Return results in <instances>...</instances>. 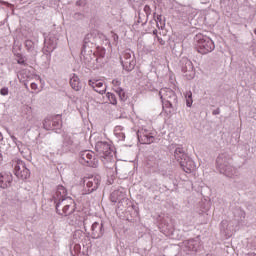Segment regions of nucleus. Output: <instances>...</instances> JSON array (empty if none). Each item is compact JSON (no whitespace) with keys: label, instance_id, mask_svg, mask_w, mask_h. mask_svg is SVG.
<instances>
[{"label":"nucleus","instance_id":"c9c22d12","mask_svg":"<svg viewBox=\"0 0 256 256\" xmlns=\"http://www.w3.org/2000/svg\"><path fill=\"white\" fill-rule=\"evenodd\" d=\"M15 145H16V147H18L20 153L23 154V153H24V150H23V149H25V146L23 145V143L18 140V141L15 143Z\"/></svg>","mask_w":256,"mask_h":256},{"label":"nucleus","instance_id":"393cba45","mask_svg":"<svg viewBox=\"0 0 256 256\" xmlns=\"http://www.w3.org/2000/svg\"><path fill=\"white\" fill-rule=\"evenodd\" d=\"M154 20L156 21V25L158 29H163L165 27V20L163 19L162 15H157V13L154 12Z\"/></svg>","mask_w":256,"mask_h":256},{"label":"nucleus","instance_id":"a19ab883","mask_svg":"<svg viewBox=\"0 0 256 256\" xmlns=\"http://www.w3.org/2000/svg\"><path fill=\"white\" fill-rule=\"evenodd\" d=\"M112 83H113L115 89H117V87H119V85H121V82L119 80H113Z\"/></svg>","mask_w":256,"mask_h":256},{"label":"nucleus","instance_id":"4be33fe9","mask_svg":"<svg viewBox=\"0 0 256 256\" xmlns=\"http://www.w3.org/2000/svg\"><path fill=\"white\" fill-rule=\"evenodd\" d=\"M70 85L74 91H81V81L79 80L78 75L73 74V76L70 78Z\"/></svg>","mask_w":256,"mask_h":256},{"label":"nucleus","instance_id":"37998d69","mask_svg":"<svg viewBox=\"0 0 256 256\" xmlns=\"http://www.w3.org/2000/svg\"><path fill=\"white\" fill-rule=\"evenodd\" d=\"M116 199H120V201L121 199H125V194L123 192H121V194H117Z\"/></svg>","mask_w":256,"mask_h":256},{"label":"nucleus","instance_id":"423d86ee","mask_svg":"<svg viewBox=\"0 0 256 256\" xmlns=\"http://www.w3.org/2000/svg\"><path fill=\"white\" fill-rule=\"evenodd\" d=\"M121 65L125 71H133L137 62L135 61V55L131 50H125L120 56Z\"/></svg>","mask_w":256,"mask_h":256},{"label":"nucleus","instance_id":"3c124183","mask_svg":"<svg viewBox=\"0 0 256 256\" xmlns=\"http://www.w3.org/2000/svg\"><path fill=\"white\" fill-rule=\"evenodd\" d=\"M10 137H11L13 143H16V142L19 141V140H17V137H15V136H13V135H11Z\"/></svg>","mask_w":256,"mask_h":256},{"label":"nucleus","instance_id":"c85d7f7f","mask_svg":"<svg viewBox=\"0 0 256 256\" xmlns=\"http://www.w3.org/2000/svg\"><path fill=\"white\" fill-rule=\"evenodd\" d=\"M101 87H103V82L98 81V83H96L94 91H96V93H99L100 95H104L106 89H101Z\"/></svg>","mask_w":256,"mask_h":256},{"label":"nucleus","instance_id":"a211bd4d","mask_svg":"<svg viewBox=\"0 0 256 256\" xmlns=\"http://www.w3.org/2000/svg\"><path fill=\"white\" fill-rule=\"evenodd\" d=\"M149 15H151V7L149 5H145L143 10L138 13V23L147 25V21H149Z\"/></svg>","mask_w":256,"mask_h":256},{"label":"nucleus","instance_id":"5701e85b","mask_svg":"<svg viewBox=\"0 0 256 256\" xmlns=\"http://www.w3.org/2000/svg\"><path fill=\"white\" fill-rule=\"evenodd\" d=\"M228 227L229 222H227V220H223L220 224V232L224 237H231V230Z\"/></svg>","mask_w":256,"mask_h":256},{"label":"nucleus","instance_id":"b1692460","mask_svg":"<svg viewBox=\"0 0 256 256\" xmlns=\"http://www.w3.org/2000/svg\"><path fill=\"white\" fill-rule=\"evenodd\" d=\"M56 213L61 215L62 211L65 209V204L67 203V198L62 200H54Z\"/></svg>","mask_w":256,"mask_h":256},{"label":"nucleus","instance_id":"4c0bfd02","mask_svg":"<svg viewBox=\"0 0 256 256\" xmlns=\"http://www.w3.org/2000/svg\"><path fill=\"white\" fill-rule=\"evenodd\" d=\"M0 94L3 95V96L9 95V88H7V87L1 88Z\"/></svg>","mask_w":256,"mask_h":256},{"label":"nucleus","instance_id":"49530a36","mask_svg":"<svg viewBox=\"0 0 256 256\" xmlns=\"http://www.w3.org/2000/svg\"><path fill=\"white\" fill-rule=\"evenodd\" d=\"M158 42L160 43V45H165V40H163V38L161 37H157Z\"/></svg>","mask_w":256,"mask_h":256},{"label":"nucleus","instance_id":"603ef678","mask_svg":"<svg viewBox=\"0 0 256 256\" xmlns=\"http://www.w3.org/2000/svg\"><path fill=\"white\" fill-rule=\"evenodd\" d=\"M83 225H84L85 231H87V220H84V221H83Z\"/></svg>","mask_w":256,"mask_h":256},{"label":"nucleus","instance_id":"bb28decb","mask_svg":"<svg viewBox=\"0 0 256 256\" xmlns=\"http://www.w3.org/2000/svg\"><path fill=\"white\" fill-rule=\"evenodd\" d=\"M104 165L106 167V169H113L115 168V161H113V157L109 158H104Z\"/></svg>","mask_w":256,"mask_h":256},{"label":"nucleus","instance_id":"c756f323","mask_svg":"<svg viewBox=\"0 0 256 256\" xmlns=\"http://www.w3.org/2000/svg\"><path fill=\"white\" fill-rule=\"evenodd\" d=\"M121 130V126L115 128V135L118 137L119 141H125V133L117 132Z\"/></svg>","mask_w":256,"mask_h":256},{"label":"nucleus","instance_id":"f3484780","mask_svg":"<svg viewBox=\"0 0 256 256\" xmlns=\"http://www.w3.org/2000/svg\"><path fill=\"white\" fill-rule=\"evenodd\" d=\"M11 183H13V174H11V172H1L0 173L1 189H7V187H11Z\"/></svg>","mask_w":256,"mask_h":256},{"label":"nucleus","instance_id":"58836bf2","mask_svg":"<svg viewBox=\"0 0 256 256\" xmlns=\"http://www.w3.org/2000/svg\"><path fill=\"white\" fill-rule=\"evenodd\" d=\"M99 82V80H89L88 85H90V87H93L95 89V87H97V83Z\"/></svg>","mask_w":256,"mask_h":256},{"label":"nucleus","instance_id":"2eb2a0df","mask_svg":"<svg viewBox=\"0 0 256 256\" xmlns=\"http://www.w3.org/2000/svg\"><path fill=\"white\" fill-rule=\"evenodd\" d=\"M75 213V200L71 197L66 198V204L64 210L60 213L61 217H69Z\"/></svg>","mask_w":256,"mask_h":256},{"label":"nucleus","instance_id":"cd10ccee","mask_svg":"<svg viewBox=\"0 0 256 256\" xmlns=\"http://www.w3.org/2000/svg\"><path fill=\"white\" fill-rule=\"evenodd\" d=\"M117 195H121V191L115 190L111 193L110 199L112 203H117L118 201H121V198H117Z\"/></svg>","mask_w":256,"mask_h":256},{"label":"nucleus","instance_id":"20e7f679","mask_svg":"<svg viewBox=\"0 0 256 256\" xmlns=\"http://www.w3.org/2000/svg\"><path fill=\"white\" fill-rule=\"evenodd\" d=\"M97 45V34L95 32H90L85 35L84 40H83V46L81 50V55L83 57H87V55H91L93 53V57H95V49Z\"/></svg>","mask_w":256,"mask_h":256},{"label":"nucleus","instance_id":"a18cd8bd","mask_svg":"<svg viewBox=\"0 0 256 256\" xmlns=\"http://www.w3.org/2000/svg\"><path fill=\"white\" fill-rule=\"evenodd\" d=\"M112 37H113L115 43H117V41H119V35L113 34Z\"/></svg>","mask_w":256,"mask_h":256},{"label":"nucleus","instance_id":"ea45409f","mask_svg":"<svg viewBox=\"0 0 256 256\" xmlns=\"http://www.w3.org/2000/svg\"><path fill=\"white\" fill-rule=\"evenodd\" d=\"M74 251H75V253H79L81 251V245L75 244L74 245Z\"/></svg>","mask_w":256,"mask_h":256},{"label":"nucleus","instance_id":"7c9ffc66","mask_svg":"<svg viewBox=\"0 0 256 256\" xmlns=\"http://www.w3.org/2000/svg\"><path fill=\"white\" fill-rule=\"evenodd\" d=\"M107 98L108 101H110L111 105H117V96H115V94L108 92Z\"/></svg>","mask_w":256,"mask_h":256},{"label":"nucleus","instance_id":"f8f14e48","mask_svg":"<svg viewBox=\"0 0 256 256\" xmlns=\"http://www.w3.org/2000/svg\"><path fill=\"white\" fill-rule=\"evenodd\" d=\"M80 163L87 165V167H97V160L95 159L93 152L89 150L80 153Z\"/></svg>","mask_w":256,"mask_h":256},{"label":"nucleus","instance_id":"c03bdc74","mask_svg":"<svg viewBox=\"0 0 256 256\" xmlns=\"http://www.w3.org/2000/svg\"><path fill=\"white\" fill-rule=\"evenodd\" d=\"M186 99H190V100H193V94L191 92H188L186 94Z\"/></svg>","mask_w":256,"mask_h":256},{"label":"nucleus","instance_id":"79ce46f5","mask_svg":"<svg viewBox=\"0 0 256 256\" xmlns=\"http://www.w3.org/2000/svg\"><path fill=\"white\" fill-rule=\"evenodd\" d=\"M186 105L187 107H191L193 105V100L186 98Z\"/></svg>","mask_w":256,"mask_h":256},{"label":"nucleus","instance_id":"9d476101","mask_svg":"<svg viewBox=\"0 0 256 256\" xmlns=\"http://www.w3.org/2000/svg\"><path fill=\"white\" fill-rule=\"evenodd\" d=\"M180 67H181V71L182 73L185 74L186 79H193V77H195V70L193 68V62H191V60H189L188 58H182L180 60Z\"/></svg>","mask_w":256,"mask_h":256},{"label":"nucleus","instance_id":"2f4dec72","mask_svg":"<svg viewBox=\"0 0 256 256\" xmlns=\"http://www.w3.org/2000/svg\"><path fill=\"white\" fill-rule=\"evenodd\" d=\"M72 19H74V21H83V19H85V14L81 12H75L72 16Z\"/></svg>","mask_w":256,"mask_h":256},{"label":"nucleus","instance_id":"864d4df0","mask_svg":"<svg viewBox=\"0 0 256 256\" xmlns=\"http://www.w3.org/2000/svg\"><path fill=\"white\" fill-rule=\"evenodd\" d=\"M246 256H256V254L255 253H248V254H246Z\"/></svg>","mask_w":256,"mask_h":256},{"label":"nucleus","instance_id":"5fc2aeb1","mask_svg":"<svg viewBox=\"0 0 256 256\" xmlns=\"http://www.w3.org/2000/svg\"><path fill=\"white\" fill-rule=\"evenodd\" d=\"M0 141H3V134L0 132Z\"/></svg>","mask_w":256,"mask_h":256},{"label":"nucleus","instance_id":"aec40b11","mask_svg":"<svg viewBox=\"0 0 256 256\" xmlns=\"http://www.w3.org/2000/svg\"><path fill=\"white\" fill-rule=\"evenodd\" d=\"M66 195L67 189L63 186H58L55 195H53V199L54 201H61L63 199H67Z\"/></svg>","mask_w":256,"mask_h":256},{"label":"nucleus","instance_id":"7ed1b4c3","mask_svg":"<svg viewBox=\"0 0 256 256\" xmlns=\"http://www.w3.org/2000/svg\"><path fill=\"white\" fill-rule=\"evenodd\" d=\"M174 158L179 162L180 167H182L185 173H191L195 171V162L190 159L189 155L185 153V149L181 146H177L174 150Z\"/></svg>","mask_w":256,"mask_h":256},{"label":"nucleus","instance_id":"e433bc0d","mask_svg":"<svg viewBox=\"0 0 256 256\" xmlns=\"http://www.w3.org/2000/svg\"><path fill=\"white\" fill-rule=\"evenodd\" d=\"M99 57H105V48L96 47Z\"/></svg>","mask_w":256,"mask_h":256},{"label":"nucleus","instance_id":"13d9d810","mask_svg":"<svg viewBox=\"0 0 256 256\" xmlns=\"http://www.w3.org/2000/svg\"><path fill=\"white\" fill-rule=\"evenodd\" d=\"M4 5H9V2H4Z\"/></svg>","mask_w":256,"mask_h":256},{"label":"nucleus","instance_id":"09e8293b","mask_svg":"<svg viewBox=\"0 0 256 256\" xmlns=\"http://www.w3.org/2000/svg\"><path fill=\"white\" fill-rule=\"evenodd\" d=\"M239 212H240V217L242 218V219H245V211H243V210H239Z\"/></svg>","mask_w":256,"mask_h":256},{"label":"nucleus","instance_id":"f257e3e1","mask_svg":"<svg viewBox=\"0 0 256 256\" xmlns=\"http://www.w3.org/2000/svg\"><path fill=\"white\" fill-rule=\"evenodd\" d=\"M216 169L221 175L230 179H235L239 175L237 168L233 167V158L227 152L219 154L216 158Z\"/></svg>","mask_w":256,"mask_h":256},{"label":"nucleus","instance_id":"39448f33","mask_svg":"<svg viewBox=\"0 0 256 256\" xmlns=\"http://www.w3.org/2000/svg\"><path fill=\"white\" fill-rule=\"evenodd\" d=\"M196 50L201 55H207L215 50V43L207 36H196Z\"/></svg>","mask_w":256,"mask_h":256},{"label":"nucleus","instance_id":"473e14b6","mask_svg":"<svg viewBox=\"0 0 256 256\" xmlns=\"http://www.w3.org/2000/svg\"><path fill=\"white\" fill-rule=\"evenodd\" d=\"M25 47H26L27 51H33V49H35V43H33V41H31V40H26Z\"/></svg>","mask_w":256,"mask_h":256},{"label":"nucleus","instance_id":"4d7b16f0","mask_svg":"<svg viewBox=\"0 0 256 256\" xmlns=\"http://www.w3.org/2000/svg\"><path fill=\"white\" fill-rule=\"evenodd\" d=\"M0 161H3V156H1V154H0Z\"/></svg>","mask_w":256,"mask_h":256},{"label":"nucleus","instance_id":"a878e982","mask_svg":"<svg viewBox=\"0 0 256 256\" xmlns=\"http://www.w3.org/2000/svg\"><path fill=\"white\" fill-rule=\"evenodd\" d=\"M115 93H117L120 101H127V94L125 93V90L121 87L114 88Z\"/></svg>","mask_w":256,"mask_h":256},{"label":"nucleus","instance_id":"8fccbe9b","mask_svg":"<svg viewBox=\"0 0 256 256\" xmlns=\"http://www.w3.org/2000/svg\"><path fill=\"white\" fill-rule=\"evenodd\" d=\"M31 89H33L34 91L37 90V84L31 83Z\"/></svg>","mask_w":256,"mask_h":256},{"label":"nucleus","instance_id":"0eeeda50","mask_svg":"<svg viewBox=\"0 0 256 256\" xmlns=\"http://www.w3.org/2000/svg\"><path fill=\"white\" fill-rule=\"evenodd\" d=\"M84 184L83 195H91V193L99 189V185H101V176L96 175L89 178H84Z\"/></svg>","mask_w":256,"mask_h":256},{"label":"nucleus","instance_id":"6e6d98bb","mask_svg":"<svg viewBox=\"0 0 256 256\" xmlns=\"http://www.w3.org/2000/svg\"><path fill=\"white\" fill-rule=\"evenodd\" d=\"M153 33H154V35H157V30H154Z\"/></svg>","mask_w":256,"mask_h":256},{"label":"nucleus","instance_id":"6e6552de","mask_svg":"<svg viewBox=\"0 0 256 256\" xmlns=\"http://www.w3.org/2000/svg\"><path fill=\"white\" fill-rule=\"evenodd\" d=\"M13 166L14 175H16L18 179H22V181H25V179H29V177H31V171H29L23 160L15 161L13 163Z\"/></svg>","mask_w":256,"mask_h":256},{"label":"nucleus","instance_id":"ddd939ff","mask_svg":"<svg viewBox=\"0 0 256 256\" xmlns=\"http://www.w3.org/2000/svg\"><path fill=\"white\" fill-rule=\"evenodd\" d=\"M59 39L55 37V35H49L44 39V51L46 53H53L55 49H57V43Z\"/></svg>","mask_w":256,"mask_h":256},{"label":"nucleus","instance_id":"9b49d317","mask_svg":"<svg viewBox=\"0 0 256 256\" xmlns=\"http://www.w3.org/2000/svg\"><path fill=\"white\" fill-rule=\"evenodd\" d=\"M62 125L60 115L46 118L43 121V127L46 129V131H55V129H61Z\"/></svg>","mask_w":256,"mask_h":256},{"label":"nucleus","instance_id":"6ab92c4d","mask_svg":"<svg viewBox=\"0 0 256 256\" xmlns=\"http://www.w3.org/2000/svg\"><path fill=\"white\" fill-rule=\"evenodd\" d=\"M62 151L63 153H69V151H71V149H73V138H71V136H69V134L67 133H63L62 134Z\"/></svg>","mask_w":256,"mask_h":256},{"label":"nucleus","instance_id":"4468645a","mask_svg":"<svg viewBox=\"0 0 256 256\" xmlns=\"http://www.w3.org/2000/svg\"><path fill=\"white\" fill-rule=\"evenodd\" d=\"M105 235V227L102 222H94L91 226V237L92 239H101Z\"/></svg>","mask_w":256,"mask_h":256},{"label":"nucleus","instance_id":"412c9836","mask_svg":"<svg viewBox=\"0 0 256 256\" xmlns=\"http://www.w3.org/2000/svg\"><path fill=\"white\" fill-rule=\"evenodd\" d=\"M184 247L188 249V251H197L199 249V239H190L184 241Z\"/></svg>","mask_w":256,"mask_h":256},{"label":"nucleus","instance_id":"de8ad7c7","mask_svg":"<svg viewBox=\"0 0 256 256\" xmlns=\"http://www.w3.org/2000/svg\"><path fill=\"white\" fill-rule=\"evenodd\" d=\"M221 113V110L217 108L216 110H213L212 115H219Z\"/></svg>","mask_w":256,"mask_h":256},{"label":"nucleus","instance_id":"72a5a7b5","mask_svg":"<svg viewBox=\"0 0 256 256\" xmlns=\"http://www.w3.org/2000/svg\"><path fill=\"white\" fill-rule=\"evenodd\" d=\"M16 56L18 58L17 60L18 65H27V63L25 62V57H23L22 54H17Z\"/></svg>","mask_w":256,"mask_h":256},{"label":"nucleus","instance_id":"1a4fd4ad","mask_svg":"<svg viewBox=\"0 0 256 256\" xmlns=\"http://www.w3.org/2000/svg\"><path fill=\"white\" fill-rule=\"evenodd\" d=\"M95 151L102 157L103 159H111L113 157V148H111V144L105 141H98L95 143Z\"/></svg>","mask_w":256,"mask_h":256},{"label":"nucleus","instance_id":"dca6fc26","mask_svg":"<svg viewBox=\"0 0 256 256\" xmlns=\"http://www.w3.org/2000/svg\"><path fill=\"white\" fill-rule=\"evenodd\" d=\"M137 137H138L139 143H142V145H151V143L155 141V137L151 136V134H149L147 130L138 131Z\"/></svg>","mask_w":256,"mask_h":256},{"label":"nucleus","instance_id":"f03ea898","mask_svg":"<svg viewBox=\"0 0 256 256\" xmlns=\"http://www.w3.org/2000/svg\"><path fill=\"white\" fill-rule=\"evenodd\" d=\"M159 96L162 101V107L166 114L171 115L174 111H177L179 100L177 94L170 88H162L159 91Z\"/></svg>","mask_w":256,"mask_h":256},{"label":"nucleus","instance_id":"f704fd0d","mask_svg":"<svg viewBox=\"0 0 256 256\" xmlns=\"http://www.w3.org/2000/svg\"><path fill=\"white\" fill-rule=\"evenodd\" d=\"M76 7H86L87 6V0H78L75 3Z\"/></svg>","mask_w":256,"mask_h":256}]
</instances>
